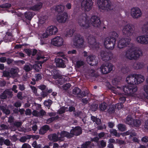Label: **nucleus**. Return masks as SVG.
<instances>
[{
	"instance_id": "obj_25",
	"label": "nucleus",
	"mask_w": 148,
	"mask_h": 148,
	"mask_svg": "<svg viewBox=\"0 0 148 148\" xmlns=\"http://www.w3.org/2000/svg\"><path fill=\"white\" fill-rule=\"evenodd\" d=\"M51 72L52 75L53 76V78L60 79L62 78V76L60 73L58 71L53 69L51 71Z\"/></svg>"
},
{
	"instance_id": "obj_58",
	"label": "nucleus",
	"mask_w": 148,
	"mask_h": 148,
	"mask_svg": "<svg viewBox=\"0 0 148 148\" xmlns=\"http://www.w3.org/2000/svg\"><path fill=\"white\" fill-rule=\"evenodd\" d=\"M4 143L5 145L8 146H10V144L12 145L10 141L8 139H5L4 140Z\"/></svg>"
},
{
	"instance_id": "obj_18",
	"label": "nucleus",
	"mask_w": 148,
	"mask_h": 148,
	"mask_svg": "<svg viewBox=\"0 0 148 148\" xmlns=\"http://www.w3.org/2000/svg\"><path fill=\"white\" fill-rule=\"evenodd\" d=\"M96 58L95 56L90 55L87 57L86 61L90 65L95 66L98 63V61Z\"/></svg>"
},
{
	"instance_id": "obj_26",
	"label": "nucleus",
	"mask_w": 148,
	"mask_h": 148,
	"mask_svg": "<svg viewBox=\"0 0 148 148\" xmlns=\"http://www.w3.org/2000/svg\"><path fill=\"white\" fill-rule=\"evenodd\" d=\"M135 84H138L143 82L145 80L143 76L140 74H135Z\"/></svg>"
},
{
	"instance_id": "obj_4",
	"label": "nucleus",
	"mask_w": 148,
	"mask_h": 148,
	"mask_svg": "<svg viewBox=\"0 0 148 148\" xmlns=\"http://www.w3.org/2000/svg\"><path fill=\"white\" fill-rule=\"evenodd\" d=\"M85 16L81 15L79 17L78 23L79 25L83 29H86L90 27L89 19H88L86 14Z\"/></svg>"
},
{
	"instance_id": "obj_57",
	"label": "nucleus",
	"mask_w": 148,
	"mask_h": 148,
	"mask_svg": "<svg viewBox=\"0 0 148 148\" xmlns=\"http://www.w3.org/2000/svg\"><path fill=\"white\" fill-rule=\"evenodd\" d=\"M120 82V80L117 78H115L112 81L113 84L116 86Z\"/></svg>"
},
{
	"instance_id": "obj_52",
	"label": "nucleus",
	"mask_w": 148,
	"mask_h": 148,
	"mask_svg": "<svg viewBox=\"0 0 148 148\" xmlns=\"http://www.w3.org/2000/svg\"><path fill=\"white\" fill-rule=\"evenodd\" d=\"M143 88L144 91L145 92L147 96H145V97L148 99V86L145 85L143 86Z\"/></svg>"
},
{
	"instance_id": "obj_47",
	"label": "nucleus",
	"mask_w": 148,
	"mask_h": 148,
	"mask_svg": "<svg viewBox=\"0 0 148 148\" xmlns=\"http://www.w3.org/2000/svg\"><path fill=\"white\" fill-rule=\"evenodd\" d=\"M84 64V63L82 61H78L76 62V66L77 68H79L81 66H83Z\"/></svg>"
},
{
	"instance_id": "obj_31",
	"label": "nucleus",
	"mask_w": 148,
	"mask_h": 148,
	"mask_svg": "<svg viewBox=\"0 0 148 148\" xmlns=\"http://www.w3.org/2000/svg\"><path fill=\"white\" fill-rule=\"evenodd\" d=\"M42 6V3H39L31 7L30 9L34 11H37L41 8Z\"/></svg>"
},
{
	"instance_id": "obj_53",
	"label": "nucleus",
	"mask_w": 148,
	"mask_h": 148,
	"mask_svg": "<svg viewBox=\"0 0 148 148\" xmlns=\"http://www.w3.org/2000/svg\"><path fill=\"white\" fill-rule=\"evenodd\" d=\"M10 71H5L3 72V75L4 77H10Z\"/></svg>"
},
{
	"instance_id": "obj_44",
	"label": "nucleus",
	"mask_w": 148,
	"mask_h": 148,
	"mask_svg": "<svg viewBox=\"0 0 148 148\" xmlns=\"http://www.w3.org/2000/svg\"><path fill=\"white\" fill-rule=\"evenodd\" d=\"M75 32V31L73 29H70L69 31H67L66 36V37H71Z\"/></svg>"
},
{
	"instance_id": "obj_9",
	"label": "nucleus",
	"mask_w": 148,
	"mask_h": 148,
	"mask_svg": "<svg viewBox=\"0 0 148 148\" xmlns=\"http://www.w3.org/2000/svg\"><path fill=\"white\" fill-rule=\"evenodd\" d=\"M87 39L88 43L93 46V49L97 50L100 49V46L101 45L99 42H96V40L94 37H92V36L90 35L88 37Z\"/></svg>"
},
{
	"instance_id": "obj_19",
	"label": "nucleus",
	"mask_w": 148,
	"mask_h": 148,
	"mask_svg": "<svg viewBox=\"0 0 148 148\" xmlns=\"http://www.w3.org/2000/svg\"><path fill=\"white\" fill-rule=\"evenodd\" d=\"M68 18L67 13L64 12L59 15L57 17L58 21L60 23L65 22Z\"/></svg>"
},
{
	"instance_id": "obj_28",
	"label": "nucleus",
	"mask_w": 148,
	"mask_h": 148,
	"mask_svg": "<svg viewBox=\"0 0 148 148\" xmlns=\"http://www.w3.org/2000/svg\"><path fill=\"white\" fill-rule=\"evenodd\" d=\"M60 133H58L57 134L55 133L53 134L51 136H48V138L50 140H51L53 141L54 142H57L58 141H61L60 139Z\"/></svg>"
},
{
	"instance_id": "obj_11",
	"label": "nucleus",
	"mask_w": 148,
	"mask_h": 148,
	"mask_svg": "<svg viewBox=\"0 0 148 148\" xmlns=\"http://www.w3.org/2000/svg\"><path fill=\"white\" fill-rule=\"evenodd\" d=\"M130 13L132 17L134 18H138L141 16L142 15L140 9L138 8H132Z\"/></svg>"
},
{
	"instance_id": "obj_10",
	"label": "nucleus",
	"mask_w": 148,
	"mask_h": 148,
	"mask_svg": "<svg viewBox=\"0 0 148 148\" xmlns=\"http://www.w3.org/2000/svg\"><path fill=\"white\" fill-rule=\"evenodd\" d=\"M136 42L143 45L148 44V36L140 35L137 37L135 39Z\"/></svg>"
},
{
	"instance_id": "obj_39",
	"label": "nucleus",
	"mask_w": 148,
	"mask_h": 148,
	"mask_svg": "<svg viewBox=\"0 0 148 148\" xmlns=\"http://www.w3.org/2000/svg\"><path fill=\"white\" fill-rule=\"evenodd\" d=\"M126 123L131 125H133L134 124V120L132 119L130 116H128L126 119Z\"/></svg>"
},
{
	"instance_id": "obj_60",
	"label": "nucleus",
	"mask_w": 148,
	"mask_h": 148,
	"mask_svg": "<svg viewBox=\"0 0 148 148\" xmlns=\"http://www.w3.org/2000/svg\"><path fill=\"white\" fill-rule=\"evenodd\" d=\"M11 6V4L10 3H6L2 5L1 7L4 8H8Z\"/></svg>"
},
{
	"instance_id": "obj_23",
	"label": "nucleus",
	"mask_w": 148,
	"mask_h": 148,
	"mask_svg": "<svg viewBox=\"0 0 148 148\" xmlns=\"http://www.w3.org/2000/svg\"><path fill=\"white\" fill-rule=\"evenodd\" d=\"M58 31V29L55 26H51L48 27L46 32L49 33V35L56 34Z\"/></svg>"
},
{
	"instance_id": "obj_59",
	"label": "nucleus",
	"mask_w": 148,
	"mask_h": 148,
	"mask_svg": "<svg viewBox=\"0 0 148 148\" xmlns=\"http://www.w3.org/2000/svg\"><path fill=\"white\" fill-rule=\"evenodd\" d=\"M38 88L42 90H45L46 89L48 88H46V86L45 85L43 84L40 85L38 86Z\"/></svg>"
},
{
	"instance_id": "obj_48",
	"label": "nucleus",
	"mask_w": 148,
	"mask_h": 148,
	"mask_svg": "<svg viewBox=\"0 0 148 148\" xmlns=\"http://www.w3.org/2000/svg\"><path fill=\"white\" fill-rule=\"evenodd\" d=\"M98 105L97 104L95 103L92 104L90 107V109L93 111H96L98 109Z\"/></svg>"
},
{
	"instance_id": "obj_50",
	"label": "nucleus",
	"mask_w": 148,
	"mask_h": 148,
	"mask_svg": "<svg viewBox=\"0 0 148 148\" xmlns=\"http://www.w3.org/2000/svg\"><path fill=\"white\" fill-rule=\"evenodd\" d=\"M41 39L40 40V44L42 45L44 44H46L47 42V39L42 38L40 37Z\"/></svg>"
},
{
	"instance_id": "obj_2",
	"label": "nucleus",
	"mask_w": 148,
	"mask_h": 148,
	"mask_svg": "<svg viewBox=\"0 0 148 148\" xmlns=\"http://www.w3.org/2000/svg\"><path fill=\"white\" fill-rule=\"evenodd\" d=\"M141 55L140 50L134 45L131 44L125 51L124 56L129 60H136L138 59Z\"/></svg>"
},
{
	"instance_id": "obj_21",
	"label": "nucleus",
	"mask_w": 148,
	"mask_h": 148,
	"mask_svg": "<svg viewBox=\"0 0 148 148\" xmlns=\"http://www.w3.org/2000/svg\"><path fill=\"white\" fill-rule=\"evenodd\" d=\"M55 61L56 66L58 67L64 68L66 67L65 62L62 59L56 58L55 59Z\"/></svg>"
},
{
	"instance_id": "obj_36",
	"label": "nucleus",
	"mask_w": 148,
	"mask_h": 148,
	"mask_svg": "<svg viewBox=\"0 0 148 148\" xmlns=\"http://www.w3.org/2000/svg\"><path fill=\"white\" fill-rule=\"evenodd\" d=\"M0 109L6 115H8L10 114V110L9 109L6 108L5 107L3 106H0Z\"/></svg>"
},
{
	"instance_id": "obj_17",
	"label": "nucleus",
	"mask_w": 148,
	"mask_h": 148,
	"mask_svg": "<svg viewBox=\"0 0 148 148\" xmlns=\"http://www.w3.org/2000/svg\"><path fill=\"white\" fill-rule=\"evenodd\" d=\"M73 129L70 130V133L73 136L74 135L78 136L82 133V128L79 126H77L75 127H73Z\"/></svg>"
},
{
	"instance_id": "obj_30",
	"label": "nucleus",
	"mask_w": 148,
	"mask_h": 148,
	"mask_svg": "<svg viewBox=\"0 0 148 148\" xmlns=\"http://www.w3.org/2000/svg\"><path fill=\"white\" fill-rule=\"evenodd\" d=\"M112 56V54L110 52H104L102 55V60L108 61L110 59Z\"/></svg>"
},
{
	"instance_id": "obj_14",
	"label": "nucleus",
	"mask_w": 148,
	"mask_h": 148,
	"mask_svg": "<svg viewBox=\"0 0 148 148\" xmlns=\"http://www.w3.org/2000/svg\"><path fill=\"white\" fill-rule=\"evenodd\" d=\"M90 21L92 26L96 27H99L101 24V20L99 17L96 15L92 16Z\"/></svg>"
},
{
	"instance_id": "obj_20",
	"label": "nucleus",
	"mask_w": 148,
	"mask_h": 148,
	"mask_svg": "<svg viewBox=\"0 0 148 148\" xmlns=\"http://www.w3.org/2000/svg\"><path fill=\"white\" fill-rule=\"evenodd\" d=\"M60 136L59 140H60L61 141L64 140L65 137H66L68 138H70L73 137V136H72L71 133L65 131H62L60 133Z\"/></svg>"
},
{
	"instance_id": "obj_8",
	"label": "nucleus",
	"mask_w": 148,
	"mask_h": 148,
	"mask_svg": "<svg viewBox=\"0 0 148 148\" xmlns=\"http://www.w3.org/2000/svg\"><path fill=\"white\" fill-rule=\"evenodd\" d=\"M34 15L35 14L33 12H26L22 17V19L24 22L28 24L30 23Z\"/></svg>"
},
{
	"instance_id": "obj_24",
	"label": "nucleus",
	"mask_w": 148,
	"mask_h": 148,
	"mask_svg": "<svg viewBox=\"0 0 148 148\" xmlns=\"http://www.w3.org/2000/svg\"><path fill=\"white\" fill-rule=\"evenodd\" d=\"M103 8L108 10L112 9V5L109 0H102V9Z\"/></svg>"
},
{
	"instance_id": "obj_33",
	"label": "nucleus",
	"mask_w": 148,
	"mask_h": 148,
	"mask_svg": "<svg viewBox=\"0 0 148 148\" xmlns=\"http://www.w3.org/2000/svg\"><path fill=\"white\" fill-rule=\"evenodd\" d=\"M144 66V64L142 62H136L133 65L134 68L136 69L143 68Z\"/></svg>"
},
{
	"instance_id": "obj_7",
	"label": "nucleus",
	"mask_w": 148,
	"mask_h": 148,
	"mask_svg": "<svg viewBox=\"0 0 148 148\" xmlns=\"http://www.w3.org/2000/svg\"><path fill=\"white\" fill-rule=\"evenodd\" d=\"M93 4L92 0H84L81 3V6L85 11L88 12L91 9Z\"/></svg>"
},
{
	"instance_id": "obj_6",
	"label": "nucleus",
	"mask_w": 148,
	"mask_h": 148,
	"mask_svg": "<svg viewBox=\"0 0 148 148\" xmlns=\"http://www.w3.org/2000/svg\"><path fill=\"white\" fill-rule=\"evenodd\" d=\"M84 42V39L79 34H76L73 41L74 45L76 47L80 48L83 45Z\"/></svg>"
},
{
	"instance_id": "obj_43",
	"label": "nucleus",
	"mask_w": 148,
	"mask_h": 148,
	"mask_svg": "<svg viewBox=\"0 0 148 148\" xmlns=\"http://www.w3.org/2000/svg\"><path fill=\"white\" fill-rule=\"evenodd\" d=\"M141 29L143 32L148 34V23L144 24L142 26Z\"/></svg>"
},
{
	"instance_id": "obj_42",
	"label": "nucleus",
	"mask_w": 148,
	"mask_h": 148,
	"mask_svg": "<svg viewBox=\"0 0 148 148\" xmlns=\"http://www.w3.org/2000/svg\"><path fill=\"white\" fill-rule=\"evenodd\" d=\"M91 142L90 141H86L84 143L81 145V147L82 148H88L91 147Z\"/></svg>"
},
{
	"instance_id": "obj_22",
	"label": "nucleus",
	"mask_w": 148,
	"mask_h": 148,
	"mask_svg": "<svg viewBox=\"0 0 148 148\" xmlns=\"http://www.w3.org/2000/svg\"><path fill=\"white\" fill-rule=\"evenodd\" d=\"M135 74L129 75L126 77V81L128 84L132 85L135 84Z\"/></svg>"
},
{
	"instance_id": "obj_49",
	"label": "nucleus",
	"mask_w": 148,
	"mask_h": 148,
	"mask_svg": "<svg viewBox=\"0 0 148 148\" xmlns=\"http://www.w3.org/2000/svg\"><path fill=\"white\" fill-rule=\"evenodd\" d=\"M30 66H31V65L30 64H29V65L25 64L24 65L23 67V69L26 72H29L31 70V68Z\"/></svg>"
},
{
	"instance_id": "obj_62",
	"label": "nucleus",
	"mask_w": 148,
	"mask_h": 148,
	"mask_svg": "<svg viewBox=\"0 0 148 148\" xmlns=\"http://www.w3.org/2000/svg\"><path fill=\"white\" fill-rule=\"evenodd\" d=\"M32 115L38 117L39 115V112L37 111L34 110L32 112Z\"/></svg>"
},
{
	"instance_id": "obj_37",
	"label": "nucleus",
	"mask_w": 148,
	"mask_h": 148,
	"mask_svg": "<svg viewBox=\"0 0 148 148\" xmlns=\"http://www.w3.org/2000/svg\"><path fill=\"white\" fill-rule=\"evenodd\" d=\"M18 69L17 68H12L10 69V74L13 76L17 75L18 73Z\"/></svg>"
},
{
	"instance_id": "obj_64",
	"label": "nucleus",
	"mask_w": 148,
	"mask_h": 148,
	"mask_svg": "<svg viewBox=\"0 0 148 148\" xmlns=\"http://www.w3.org/2000/svg\"><path fill=\"white\" fill-rule=\"evenodd\" d=\"M22 148H31V146L27 143H24L22 145Z\"/></svg>"
},
{
	"instance_id": "obj_32",
	"label": "nucleus",
	"mask_w": 148,
	"mask_h": 148,
	"mask_svg": "<svg viewBox=\"0 0 148 148\" xmlns=\"http://www.w3.org/2000/svg\"><path fill=\"white\" fill-rule=\"evenodd\" d=\"M65 6L63 5L60 4L58 5L56 7L55 10L58 12L59 14L60 13H62L64 10Z\"/></svg>"
},
{
	"instance_id": "obj_56",
	"label": "nucleus",
	"mask_w": 148,
	"mask_h": 148,
	"mask_svg": "<svg viewBox=\"0 0 148 148\" xmlns=\"http://www.w3.org/2000/svg\"><path fill=\"white\" fill-rule=\"evenodd\" d=\"M140 122L139 120H136L135 121H134V124L132 125L135 126L136 127H138L140 125Z\"/></svg>"
},
{
	"instance_id": "obj_41",
	"label": "nucleus",
	"mask_w": 148,
	"mask_h": 148,
	"mask_svg": "<svg viewBox=\"0 0 148 148\" xmlns=\"http://www.w3.org/2000/svg\"><path fill=\"white\" fill-rule=\"evenodd\" d=\"M91 119L92 121L94 122H95L98 125L101 123V119L95 116H91Z\"/></svg>"
},
{
	"instance_id": "obj_40",
	"label": "nucleus",
	"mask_w": 148,
	"mask_h": 148,
	"mask_svg": "<svg viewBox=\"0 0 148 148\" xmlns=\"http://www.w3.org/2000/svg\"><path fill=\"white\" fill-rule=\"evenodd\" d=\"M59 118L58 115H57L55 117H51L47 120L46 123L49 124L54 121L57 120Z\"/></svg>"
},
{
	"instance_id": "obj_34",
	"label": "nucleus",
	"mask_w": 148,
	"mask_h": 148,
	"mask_svg": "<svg viewBox=\"0 0 148 148\" xmlns=\"http://www.w3.org/2000/svg\"><path fill=\"white\" fill-rule=\"evenodd\" d=\"M52 89H50L48 90V88L46 89V90L45 91H42V93L41 94V95L43 98L47 96L48 94L51 93L52 92Z\"/></svg>"
},
{
	"instance_id": "obj_38",
	"label": "nucleus",
	"mask_w": 148,
	"mask_h": 148,
	"mask_svg": "<svg viewBox=\"0 0 148 148\" xmlns=\"http://www.w3.org/2000/svg\"><path fill=\"white\" fill-rule=\"evenodd\" d=\"M45 57L44 56H38L36 58V60H37L39 61V62L40 64H42L47 60V59H44Z\"/></svg>"
},
{
	"instance_id": "obj_29",
	"label": "nucleus",
	"mask_w": 148,
	"mask_h": 148,
	"mask_svg": "<svg viewBox=\"0 0 148 148\" xmlns=\"http://www.w3.org/2000/svg\"><path fill=\"white\" fill-rule=\"evenodd\" d=\"M50 127L47 125H45L41 127L39 130V134L40 135H43L49 130Z\"/></svg>"
},
{
	"instance_id": "obj_54",
	"label": "nucleus",
	"mask_w": 148,
	"mask_h": 148,
	"mask_svg": "<svg viewBox=\"0 0 148 148\" xmlns=\"http://www.w3.org/2000/svg\"><path fill=\"white\" fill-rule=\"evenodd\" d=\"M46 112L43 109L40 110L39 112V117H40L43 116L46 114Z\"/></svg>"
},
{
	"instance_id": "obj_12",
	"label": "nucleus",
	"mask_w": 148,
	"mask_h": 148,
	"mask_svg": "<svg viewBox=\"0 0 148 148\" xmlns=\"http://www.w3.org/2000/svg\"><path fill=\"white\" fill-rule=\"evenodd\" d=\"M51 43L56 46L60 47L63 45V40L61 37L57 36L51 40Z\"/></svg>"
},
{
	"instance_id": "obj_35",
	"label": "nucleus",
	"mask_w": 148,
	"mask_h": 148,
	"mask_svg": "<svg viewBox=\"0 0 148 148\" xmlns=\"http://www.w3.org/2000/svg\"><path fill=\"white\" fill-rule=\"evenodd\" d=\"M74 116L75 117H79L80 119H82L84 117L83 116V114L81 111H75L73 113Z\"/></svg>"
},
{
	"instance_id": "obj_5",
	"label": "nucleus",
	"mask_w": 148,
	"mask_h": 148,
	"mask_svg": "<svg viewBox=\"0 0 148 148\" xmlns=\"http://www.w3.org/2000/svg\"><path fill=\"white\" fill-rule=\"evenodd\" d=\"M134 31V26L131 24H128L124 26L122 29V33L123 35L128 37L132 36Z\"/></svg>"
},
{
	"instance_id": "obj_63",
	"label": "nucleus",
	"mask_w": 148,
	"mask_h": 148,
	"mask_svg": "<svg viewBox=\"0 0 148 148\" xmlns=\"http://www.w3.org/2000/svg\"><path fill=\"white\" fill-rule=\"evenodd\" d=\"M25 113L27 115H30L32 114L31 110L30 109H27L25 111Z\"/></svg>"
},
{
	"instance_id": "obj_1",
	"label": "nucleus",
	"mask_w": 148,
	"mask_h": 148,
	"mask_svg": "<svg viewBox=\"0 0 148 148\" xmlns=\"http://www.w3.org/2000/svg\"><path fill=\"white\" fill-rule=\"evenodd\" d=\"M137 90V87L132 86H123L122 89L118 86H116L115 87L112 89V92L115 94H121L123 91L124 93L122 94L134 97L136 95L135 93L136 92Z\"/></svg>"
},
{
	"instance_id": "obj_46",
	"label": "nucleus",
	"mask_w": 148,
	"mask_h": 148,
	"mask_svg": "<svg viewBox=\"0 0 148 148\" xmlns=\"http://www.w3.org/2000/svg\"><path fill=\"white\" fill-rule=\"evenodd\" d=\"M118 129L120 131H124L126 130L125 125L122 124H119L117 126Z\"/></svg>"
},
{
	"instance_id": "obj_45",
	"label": "nucleus",
	"mask_w": 148,
	"mask_h": 148,
	"mask_svg": "<svg viewBox=\"0 0 148 148\" xmlns=\"http://www.w3.org/2000/svg\"><path fill=\"white\" fill-rule=\"evenodd\" d=\"M71 86V85L70 83H66L62 86V88L66 92L70 88Z\"/></svg>"
},
{
	"instance_id": "obj_13",
	"label": "nucleus",
	"mask_w": 148,
	"mask_h": 148,
	"mask_svg": "<svg viewBox=\"0 0 148 148\" xmlns=\"http://www.w3.org/2000/svg\"><path fill=\"white\" fill-rule=\"evenodd\" d=\"M114 66L110 63H106L102 65V74H107L112 70Z\"/></svg>"
},
{
	"instance_id": "obj_15",
	"label": "nucleus",
	"mask_w": 148,
	"mask_h": 148,
	"mask_svg": "<svg viewBox=\"0 0 148 148\" xmlns=\"http://www.w3.org/2000/svg\"><path fill=\"white\" fill-rule=\"evenodd\" d=\"M73 93L78 98H81L86 96L84 91H81V90L78 87H75L73 89Z\"/></svg>"
},
{
	"instance_id": "obj_51",
	"label": "nucleus",
	"mask_w": 148,
	"mask_h": 148,
	"mask_svg": "<svg viewBox=\"0 0 148 148\" xmlns=\"http://www.w3.org/2000/svg\"><path fill=\"white\" fill-rule=\"evenodd\" d=\"M125 135H128L129 134L130 135V136H136V134L134 131H129L126 133H124Z\"/></svg>"
},
{
	"instance_id": "obj_27",
	"label": "nucleus",
	"mask_w": 148,
	"mask_h": 148,
	"mask_svg": "<svg viewBox=\"0 0 148 148\" xmlns=\"http://www.w3.org/2000/svg\"><path fill=\"white\" fill-rule=\"evenodd\" d=\"M7 95L12 96V92L8 89L5 90L1 95L0 98L2 99H6L7 98Z\"/></svg>"
},
{
	"instance_id": "obj_3",
	"label": "nucleus",
	"mask_w": 148,
	"mask_h": 148,
	"mask_svg": "<svg viewBox=\"0 0 148 148\" xmlns=\"http://www.w3.org/2000/svg\"><path fill=\"white\" fill-rule=\"evenodd\" d=\"M110 37L106 38L104 40L103 45L104 47L109 50H112L114 47L116 38L117 37V34L115 32L110 33Z\"/></svg>"
},
{
	"instance_id": "obj_61",
	"label": "nucleus",
	"mask_w": 148,
	"mask_h": 148,
	"mask_svg": "<svg viewBox=\"0 0 148 148\" xmlns=\"http://www.w3.org/2000/svg\"><path fill=\"white\" fill-rule=\"evenodd\" d=\"M49 35V33H47L46 32V33H43L40 37L47 39Z\"/></svg>"
},
{
	"instance_id": "obj_16",
	"label": "nucleus",
	"mask_w": 148,
	"mask_h": 148,
	"mask_svg": "<svg viewBox=\"0 0 148 148\" xmlns=\"http://www.w3.org/2000/svg\"><path fill=\"white\" fill-rule=\"evenodd\" d=\"M131 40L130 38L126 39L121 38L120 39L118 43V47L119 49H122L126 47L128 45Z\"/></svg>"
},
{
	"instance_id": "obj_55",
	"label": "nucleus",
	"mask_w": 148,
	"mask_h": 148,
	"mask_svg": "<svg viewBox=\"0 0 148 148\" xmlns=\"http://www.w3.org/2000/svg\"><path fill=\"white\" fill-rule=\"evenodd\" d=\"M110 133L114 135L118 136H119V134H117L116 130L115 129H112L111 130H110Z\"/></svg>"
}]
</instances>
